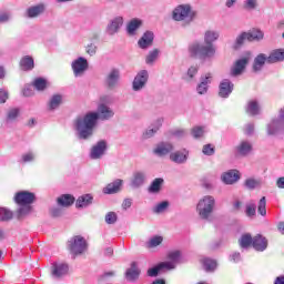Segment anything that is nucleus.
I'll use <instances>...</instances> for the list:
<instances>
[{
	"mask_svg": "<svg viewBox=\"0 0 284 284\" xmlns=\"http://www.w3.org/2000/svg\"><path fill=\"white\" fill-rule=\"evenodd\" d=\"M219 39V32L216 31H206L204 34V43L205 45L199 43V42H193L189 47V52L191 57L194 59H207L210 57H214L216 54V49H214L213 41H216Z\"/></svg>",
	"mask_w": 284,
	"mask_h": 284,
	"instance_id": "obj_2",
	"label": "nucleus"
},
{
	"mask_svg": "<svg viewBox=\"0 0 284 284\" xmlns=\"http://www.w3.org/2000/svg\"><path fill=\"white\" fill-rule=\"evenodd\" d=\"M20 68L24 72H28L29 70H34V59H32V57L30 55L23 57L20 60Z\"/></svg>",
	"mask_w": 284,
	"mask_h": 284,
	"instance_id": "obj_28",
	"label": "nucleus"
},
{
	"mask_svg": "<svg viewBox=\"0 0 284 284\" xmlns=\"http://www.w3.org/2000/svg\"><path fill=\"white\" fill-rule=\"evenodd\" d=\"M187 77H189V81H192V79H194V77H196V74H199V67H191L187 70Z\"/></svg>",
	"mask_w": 284,
	"mask_h": 284,
	"instance_id": "obj_51",
	"label": "nucleus"
},
{
	"mask_svg": "<svg viewBox=\"0 0 284 284\" xmlns=\"http://www.w3.org/2000/svg\"><path fill=\"white\" fill-rule=\"evenodd\" d=\"M32 85L38 92H43L48 88V80L44 78H36L32 82Z\"/></svg>",
	"mask_w": 284,
	"mask_h": 284,
	"instance_id": "obj_32",
	"label": "nucleus"
},
{
	"mask_svg": "<svg viewBox=\"0 0 284 284\" xmlns=\"http://www.w3.org/2000/svg\"><path fill=\"white\" fill-rule=\"evenodd\" d=\"M234 91V83L232 81L224 79L219 85V97L221 99H227Z\"/></svg>",
	"mask_w": 284,
	"mask_h": 284,
	"instance_id": "obj_9",
	"label": "nucleus"
},
{
	"mask_svg": "<svg viewBox=\"0 0 284 284\" xmlns=\"http://www.w3.org/2000/svg\"><path fill=\"white\" fill-rule=\"evenodd\" d=\"M144 181H145V174H143L142 172H138L133 176L132 185L133 187H140V185H143Z\"/></svg>",
	"mask_w": 284,
	"mask_h": 284,
	"instance_id": "obj_38",
	"label": "nucleus"
},
{
	"mask_svg": "<svg viewBox=\"0 0 284 284\" xmlns=\"http://www.w3.org/2000/svg\"><path fill=\"white\" fill-rule=\"evenodd\" d=\"M108 150V143L101 140L91 149V159H101L102 154H105Z\"/></svg>",
	"mask_w": 284,
	"mask_h": 284,
	"instance_id": "obj_12",
	"label": "nucleus"
},
{
	"mask_svg": "<svg viewBox=\"0 0 284 284\" xmlns=\"http://www.w3.org/2000/svg\"><path fill=\"white\" fill-rule=\"evenodd\" d=\"M92 201H94V197L90 194H84L78 197L75 201V207H88V205H92Z\"/></svg>",
	"mask_w": 284,
	"mask_h": 284,
	"instance_id": "obj_26",
	"label": "nucleus"
},
{
	"mask_svg": "<svg viewBox=\"0 0 284 284\" xmlns=\"http://www.w3.org/2000/svg\"><path fill=\"white\" fill-rule=\"evenodd\" d=\"M252 247L257 252H264V250H267V239L263 237L261 234L255 235L253 237Z\"/></svg>",
	"mask_w": 284,
	"mask_h": 284,
	"instance_id": "obj_18",
	"label": "nucleus"
},
{
	"mask_svg": "<svg viewBox=\"0 0 284 284\" xmlns=\"http://www.w3.org/2000/svg\"><path fill=\"white\" fill-rule=\"evenodd\" d=\"M68 250L73 256H81L88 251V241L81 235L72 236L68 241Z\"/></svg>",
	"mask_w": 284,
	"mask_h": 284,
	"instance_id": "obj_5",
	"label": "nucleus"
},
{
	"mask_svg": "<svg viewBox=\"0 0 284 284\" xmlns=\"http://www.w3.org/2000/svg\"><path fill=\"white\" fill-rule=\"evenodd\" d=\"M245 214L248 216V219H254V216H256V203L250 202L246 204Z\"/></svg>",
	"mask_w": 284,
	"mask_h": 284,
	"instance_id": "obj_39",
	"label": "nucleus"
},
{
	"mask_svg": "<svg viewBox=\"0 0 284 284\" xmlns=\"http://www.w3.org/2000/svg\"><path fill=\"white\" fill-rule=\"evenodd\" d=\"M139 276H141V270L136 266V262H132L131 267L125 272V278L126 281L134 283V281H138Z\"/></svg>",
	"mask_w": 284,
	"mask_h": 284,
	"instance_id": "obj_14",
	"label": "nucleus"
},
{
	"mask_svg": "<svg viewBox=\"0 0 284 284\" xmlns=\"http://www.w3.org/2000/svg\"><path fill=\"white\" fill-rule=\"evenodd\" d=\"M202 152L206 156H212V154H214V152H215V149H214V146H212V144H205L202 149Z\"/></svg>",
	"mask_w": 284,
	"mask_h": 284,
	"instance_id": "obj_48",
	"label": "nucleus"
},
{
	"mask_svg": "<svg viewBox=\"0 0 284 284\" xmlns=\"http://www.w3.org/2000/svg\"><path fill=\"white\" fill-rule=\"evenodd\" d=\"M254 237H252V234L245 233L243 234L239 240V245L243 250H247V247H251L253 245Z\"/></svg>",
	"mask_w": 284,
	"mask_h": 284,
	"instance_id": "obj_29",
	"label": "nucleus"
},
{
	"mask_svg": "<svg viewBox=\"0 0 284 284\" xmlns=\"http://www.w3.org/2000/svg\"><path fill=\"white\" fill-rule=\"evenodd\" d=\"M196 17V12L192 11L190 4H180L173 11L174 21H185V23H192Z\"/></svg>",
	"mask_w": 284,
	"mask_h": 284,
	"instance_id": "obj_6",
	"label": "nucleus"
},
{
	"mask_svg": "<svg viewBox=\"0 0 284 284\" xmlns=\"http://www.w3.org/2000/svg\"><path fill=\"white\" fill-rule=\"evenodd\" d=\"M12 216H14L12 211L6 207L0 209V221H11Z\"/></svg>",
	"mask_w": 284,
	"mask_h": 284,
	"instance_id": "obj_40",
	"label": "nucleus"
},
{
	"mask_svg": "<svg viewBox=\"0 0 284 284\" xmlns=\"http://www.w3.org/2000/svg\"><path fill=\"white\" fill-rule=\"evenodd\" d=\"M58 205L61 207H70L71 205H74V195L72 194H62L61 196L58 197Z\"/></svg>",
	"mask_w": 284,
	"mask_h": 284,
	"instance_id": "obj_21",
	"label": "nucleus"
},
{
	"mask_svg": "<svg viewBox=\"0 0 284 284\" xmlns=\"http://www.w3.org/2000/svg\"><path fill=\"white\" fill-rule=\"evenodd\" d=\"M149 74L148 71H140L133 80V90L138 92V90H143L145 84L148 83Z\"/></svg>",
	"mask_w": 284,
	"mask_h": 284,
	"instance_id": "obj_10",
	"label": "nucleus"
},
{
	"mask_svg": "<svg viewBox=\"0 0 284 284\" xmlns=\"http://www.w3.org/2000/svg\"><path fill=\"white\" fill-rule=\"evenodd\" d=\"M246 8L254 10V8H256V0H247Z\"/></svg>",
	"mask_w": 284,
	"mask_h": 284,
	"instance_id": "obj_61",
	"label": "nucleus"
},
{
	"mask_svg": "<svg viewBox=\"0 0 284 284\" xmlns=\"http://www.w3.org/2000/svg\"><path fill=\"white\" fill-rule=\"evenodd\" d=\"M201 83H204V85H210V83H212V73H206L205 77H202Z\"/></svg>",
	"mask_w": 284,
	"mask_h": 284,
	"instance_id": "obj_56",
	"label": "nucleus"
},
{
	"mask_svg": "<svg viewBox=\"0 0 284 284\" xmlns=\"http://www.w3.org/2000/svg\"><path fill=\"white\" fill-rule=\"evenodd\" d=\"M241 179V174L239 173L237 170H231L222 175V181L226 185H232L236 183Z\"/></svg>",
	"mask_w": 284,
	"mask_h": 284,
	"instance_id": "obj_17",
	"label": "nucleus"
},
{
	"mask_svg": "<svg viewBox=\"0 0 284 284\" xmlns=\"http://www.w3.org/2000/svg\"><path fill=\"white\" fill-rule=\"evenodd\" d=\"M247 114H251V116H256L258 114V102L252 100L247 103L246 108Z\"/></svg>",
	"mask_w": 284,
	"mask_h": 284,
	"instance_id": "obj_37",
	"label": "nucleus"
},
{
	"mask_svg": "<svg viewBox=\"0 0 284 284\" xmlns=\"http://www.w3.org/2000/svg\"><path fill=\"white\" fill-rule=\"evenodd\" d=\"M169 206L170 203L168 201L161 202L160 204L156 205L154 212H156V214H161V212H165V210H168Z\"/></svg>",
	"mask_w": 284,
	"mask_h": 284,
	"instance_id": "obj_47",
	"label": "nucleus"
},
{
	"mask_svg": "<svg viewBox=\"0 0 284 284\" xmlns=\"http://www.w3.org/2000/svg\"><path fill=\"white\" fill-rule=\"evenodd\" d=\"M8 101V92L0 91V103H6Z\"/></svg>",
	"mask_w": 284,
	"mask_h": 284,
	"instance_id": "obj_60",
	"label": "nucleus"
},
{
	"mask_svg": "<svg viewBox=\"0 0 284 284\" xmlns=\"http://www.w3.org/2000/svg\"><path fill=\"white\" fill-rule=\"evenodd\" d=\"M154 43V33L151 31H146L141 39L138 41V45L142 49L145 50L150 48Z\"/></svg>",
	"mask_w": 284,
	"mask_h": 284,
	"instance_id": "obj_16",
	"label": "nucleus"
},
{
	"mask_svg": "<svg viewBox=\"0 0 284 284\" xmlns=\"http://www.w3.org/2000/svg\"><path fill=\"white\" fill-rule=\"evenodd\" d=\"M257 212L261 216L267 215V200L265 199V196L261 197V200L258 201Z\"/></svg>",
	"mask_w": 284,
	"mask_h": 284,
	"instance_id": "obj_36",
	"label": "nucleus"
},
{
	"mask_svg": "<svg viewBox=\"0 0 284 284\" xmlns=\"http://www.w3.org/2000/svg\"><path fill=\"white\" fill-rule=\"evenodd\" d=\"M239 156H247V154L252 153L253 146L252 143L247 141H242L236 148H235Z\"/></svg>",
	"mask_w": 284,
	"mask_h": 284,
	"instance_id": "obj_19",
	"label": "nucleus"
},
{
	"mask_svg": "<svg viewBox=\"0 0 284 284\" xmlns=\"http://www.w3.org/2000/svg\"><path fill=\"white\" fill-rule=\"evenodd\" d=\"M274 284H284V275L277 276L274 281Z\"/></svg>",
	"mask_w": 284,
	"mask_h": 284,
	"instance_id": "obj_64",
	"label": "nucleus"
},
{
	"mask_svg": "<svg viewBox=\"0 0 284 284\" xmlns=\"http://www.w3.org/2000/svg\"><path fill=\"white\" fill-rule=\"evenodd\" d=\"M254 132V124H247L245 128V134H252Z\"/></svg>",
	"mask_w": 284,
	"mask_h": 284,
	"instance_id": "obj_62",
	"label": "nucleus"
},
{
	"mask_svg": "<svg viewBox=\"0 0 284 284\" xmlns=\"http://www.w3.org/2000/svg\"><path fill=\"white\" fill-rule=\"evenodd\" d=\"M168 258L171 261V263L179 262V258H181V251H171L168 253Z\"/></svg>",
	"mask_w": 284,
	"mask_h": 284,
	"instance_id": "obj_44",
	"label": "nucleus"
},
{
	"mask_svg": "<svg viewBox=\"0 0 284 284\" xmlns=\"http://www.w3.org/2000/svg\"><path fill=\"white\" fill-rule=\"evenodd\" d=\"M155 59H159V49L150 51V53L146 55V63L152 64L154 63Z\"/></svg>",
	"mask_w": 284,
	"mask_h": 284,
	"instance_id": "obj_43",
	"label": "nucleus"
},
{
	"mask_svg": "<svg viewBox=\"0 0 284 284\" xmlns=\"http://www.w3.org/2000/svg\"><path fill=\"white\" fill-rule=\"evenodd\" d=\"M160 270H174L175 264L174 262H161L160 264H158Z\"/></svg>",
	"mask_w": 284,
	"mask_h": 284,
	"instance_id": "obj_50",
	"label": "nucleus"
},
{
	"mask_svg": "<svg viewBox=\"0 0 284 284\" xmlns=\"http://www.w3.org/2000/svg\"><path fill=\"white\" fill-rule=\"evenodd\" d=\"M72 70L75 74V77H81V74L88 70V60L85 58H78L72 63Z\"/></svg>",
	"mask_w": 284,
	"mask_h": 284,
	"instance_id": "obj_11",
	"label": "nucleus"
},
{
	"mask_svg": "<svg viewBox=\"0 0 284 284\" xmlns=\"http://www.w3.org/2000/svg\"><path fill=\"white\" fill-rule=\"evenodd\" d=\"M276 186L280 187V190H284V178H280L276 181Z\"/></svg>",
	"mask_w": 284,
	"mask_h": 284,
	"instance_id": "obj_63",
	"label": "nucleus"
},
{
	"mask_svg": "<svg viewBox=\"0 0 284 284\" xmlns=\"http://www.w3.org/2000/svg\"><path fill=\"white\" fill-rule=\"evenodd\" d=\"M140 26H143V21H141L140 19L131 20L126 27L128 34H130V37H133V34H136V30L139 29Z\"/></svg>",
	"mask_w": 284,
	"mask_h": 284,
	"instance_id": "obj_30",
	"label": "nucleus"
},
{
	"mask_svg": "<svg viewBox=\"0 0 284 284\" xmlns=\"http://www.w3.org/2000/svg\"><path fill=\"white\" fill-rule=\"evenodd\" d=\"M284 61V49L273 50L267 57V63H278Z\"/></svg>",
	"mask_w": 284,
	"mask_h": 284,
	"instance_id": "obj_22",
	"label": "nucleus"
},
{
	"mask_svg": "<svg viewBox=\"0 0 284 284\" xmlns=\"http://www.w3.org/2000/svg\"><path fill=\"white\" fill-rule=\"evenodd\" d=\"M161 271V267H159V264L152 268L148 270V276L154 277L159 276V272Z\"/></svg>",
	"mask_w": 284,
	"mask_h": 284,
	"instance_id": "obj_53",
	"label": "nucleus"
},
{
	"mask_svg": "<svg viewBox=\"0 0 284 284\" xmlns=\"http://www.w3.org/2000/svg\"><path fill=\"white\" fill-rule=\"evenodd\" d=\"M281 125H283V123H281V121L273 120L268 124V134H276V131L278 130V128H281Z\"/></svg>",
	"mask_w": 284,
	"mask_h": 284,
	"instance_id": "obj_41",
	"label": "nucleus"
},
{
	"mask_svg": "<svg viewBox=\"0 0 284 284\" xmlns=\"http://www.w3.org/2000/svg\"><path fill=\"white\" fill-rule=\"evenodd\" d=\"M87 54H90V57H94V54H97V45L94 44H89L87 47Z\"/></svg>",
	"mask_w": 284,
	"mask_h": 284,
	"instance_id": "obj_57",
	"label": "nucleus"
},
{
	"mask_svg": "<svg viewBox=\"0 0 284 284\" xmlns=\"http://www.w3.org/2000/svg\"><path fill=\"white\" fill-rule=\"evenodd\" d=\"M250 53L245 57L240 58L236 60L231 68V77H241L243 72H245V68H247V64L250 63Z\"/></svg>",
	"mask_w": 284,
	"mask_h": 284,
	"instance_id": "obj_8",
	"label": "nucleus"
},
{
	"mask_svg": "<svg viewBox=\"0 0 284 284\" xmlns=\"http://www.w3.org/2000/svg\"><path fill=\"white\" fill-rule=\"evenodd\" d=\"M161 185H163V179L158 178L155 179L150 187H149V192H151L152 194H159L161 192Z\"/></svg>",
	"mask_w": 284,
	"mask_h": 284,
	"instance_id": "obj_35",
	"label": "nucleus"
},
{
	"mask_svg": "<svg viewBox=\"0 0 284 284\" xmlns=\"http://www.w3.org/2000/svg\"><path fill=\"white\" fill-rule=\"evenodd\" d=\"M163 243V237L162 236H154L152 237L149 243H148V247L152 248V247H159V245H161Z\"/></svg>",
	"mask_w": 284,
	"mask_h": 284,
	"instance_id": "obj_42",
	"label": "nucleus"
},
{
	"mask_svg": "<svg viewBox=\"0 0 284 284\" xmlns=\"http://www.w3.org/2000/svg\"><path fill=\"white\" fill-rule=\"evenodd\" d=\"M121 185H123V180H115L112 183H109L103 190L104 194H116L121 191Z\"/></svg>",
	"mask_w": 284,
	"mask_h": 284,
	"instance_id": "obj_24",
	"label": "nucleus"
},
{
	"mask_svg": "<svg viewBox=\"0 0 284 284\" xmlns=\"http://www.w3.org/2000/svg\"><path fill=\"white\" fill-rule=\"evenodd\" d=\"M17 116H19V109H10L7 119H9V121H14Z\"/></svg>",
	"mask_w": 284,
	"mask_h": 284,
	"instance_id": "obj_52",
	"label": "nucleus"
},
{
	"mask_svg": "<svg viewBox=\"0 0 284 284\" xmlns=\"http://www.w3.org/2000/svg\"><path fill=\"white\" fill-rule=\"evenodd\" d=\"M161 125H162V122H161V120H159L158 128L145 131V133L143 134V139H151V136H154V134H156V132H159V128Z\"/></svg>",
	"mask_w": 284,
	"mask_h": 284,
	"instance_id": "obj_45",
	"label": "nucleus"
},
{
	"mask_svg": "<svg viewBox=\"0 0 284 284\" xmlns=\"http://www.w3.org/2000/svg\"><path fill=\"white\" fill-rule=\"evenodd\" d=\"M245 185H246V187H248V190H254V187H256V185H258V181H256L254 179H248L245 181Z\"/></svg>",
	"mask_w": 284,
	"mask_h": 284,
	"instance_id": "obj_54",
	"label": "nucleus"
},
{
	"mask_svg": "<svg viewBox=\"0 0 284 284\" xmlns=\"http://www.w3.org/2000/svg\"><path fill=\"white\" fill-rule=\"evenodd\" d=\"M61 103H63V97H61V94L52 95L49 101V110H57Z\"/></svg>",
	"mask_w": 284,
	"mask_h": 284,
	"instance_id": "obj_33",
	"label": "nucleus"
},
{
	"mask_svg": "<svg viewBox=\"0 0 284 284\" xmlns=\"http://www.w3.org/2000/svg\"><path fill=\"white\" fill-rule=\"evenodd\" d=\"M200 263H202L205 272H214V270H216L217 267V263L215 260L209 258V257H204L200 261Z\"/></svg>",
	"mask_w": 284,
	"mask_h": 284,
	"instance_id": "obj_31",
	"label": "nucleus"
},
{
	"mask_svg": "<svg viewBox=\"0 0 284 284\" xmlns=\"http://www.w3.org/2000/svg\"><path fill=\"white\" fill-rule=\"evenodd\" d=\"M263 31H261L260 29H253L248 32H243L241 33L235 41V48H241V45H243V43H245L246 41H261L263 40Z\"/></svg>",
	"mask_w": 284,
	"mask_h": 284,
	"instance_id": "obj_7",
	"label": "nucleus"
},
{
	"mask_svg": "<svg viewBox=\"0 0 284 284\" xmlns=\"http://www.w3.org/2000/svg\"><path fill=\"white\" fill-rule=\"evenodd\" d=\"M7 21H10V14L9 13H1L0 14V23H6Z\"/></svg>",
	"mask_w": 284,
	"mask_h": 284,
	"instance_id": "obj_59",
	"label": "nucleus"
},
{
	"mask_svg": "<svg viewBox=\"0 0 284 284\" xmlns=\"http://www.w3.org/2000/svg\"><path fill=\"white\" fill-rule=\"evenodd\" d=\"M265 63H267V55L264 53L257 54L253 62V72H261Z\"/></svg>",
	"mask_w": 284,
	"mask_h": 284,
	"instance_id": "obj_20",
	"label": "nucleus"
},
{
	"mask_svg": "<svg viewBox=\"0 0 284 284\" xmlns=\"http://www.w3.org/2000/svg\"><path fill=\"white\" fill-rule=\"evenodd\" d=\"M121 26H123V18L122 17L115 18L109 26L110 34H114V32H119V29L121 28Z\"/></svg>",
	"mask_w": 284,
	"mask_h": 284,
	"instance_id": "obj_34",
	"label": "nucleus"
},
{
	"mask_svg": "<svg viewBox=\"0 0 284 284\" xmlns=\"http://www.w3.org/2000/svg\"><path fill=\"white\" fill-rule=\"evenodd\" d=\"M192 134H193L194 139H201V136H203V134H204L203 126L193 128Z\"/></svg>",
	"mask_w": 284,
	"mask_h": 284,
	"instance_id": "obj_49",
	"label": "nucleus"
},
{
	"mask_svg": "<svg viewBox=\"0 0 284 284\" xmlns=\"http://www.w3.org/2000/svg\"><path fill=\"white\" fill-rule=\"evenodd\" d=\"M170 160L173 161V163H185L187 161V151H176L170 154Z\"/></svg>",
	"mask_w": 284,
	"mask_h": 284,
	"instance_id": "obj_23",
	"label": "nucleus"
},
{
	"mask_svg": "<svg viewBox=\"0 0 284 284\" xmlns=\"http://www.w3.org/2000/svg\"><path fill=\"white\" fill-rule=\"evenodd\" d=\"M116 213L114 212H109L105 215V223H108V225H114V223H116Z\"/></svg>",
	"mask_w": 284,
	"mask_h": 284,
	"instance_id": "obj_46",
	"label": "nucleus"
},
{
	"mask_svg": "<svg viewBox=\"0 0 284 284\" xmlns=\"http://www.w3.org/2000/svg\"><path fill=\"white\" fill-rule=\"evenodd\" d=\"M45 12V4L40 3L37 6H32L27 9V17L29 19H37V17H41Z\"/></svg>",
	"mask_w": 284,
	"mask_h": 284,
	"instance_id": "obj_15",
	"label": "nucleus"
},
{
	"mask_svg": "<svg viewBox=\"0 0 284 284\" xmlns=\"http://www.w3.org/2000/svg\"><path fill=\"white\" fill-rule=\"evenodd\" d=\"M215 205L216 200H214V196L205 195L203 199L199 201L196 206L199 216L207 221V219H210V216L214 212Z\"/></svg>",
	"mask_w": 284,
	"mask_h": 284,
	"instance_id": "obj_4",
	"label": "nucleus"
},
{
	"mask_svg": "<svg viewBox=\"0 0 284 284\" xmlns=\"http://www.w3.org/2000/svg\"><path fill=\"white\" fill-rule=\"evenodd\" d=\"M68 264H53L52 266V276L57 278H61V276H65L68 274Z\"/></svg>",
	"mask_w": 284,
	"mask_h": 284,
	"instance_id": "obj_25",
	"label": "nucleus"
},
{
	"mask_svg": "<svg viewBox=\"0 0 284 284\" xmlns=\"http://www.w3.org/2000/svg\"><path fill=\"white\" fill-rule=\"evenodd\" d=\"M14 203L20 206L17 211L18 219H23L32 212V203L37 201V195L30 191H20L14 195Z\"/></svg>",
	"mask_w": 284,
	"mask_h": 284,
	"instance_id": "obj_3",
	"label": "nucleus"
},
{
	"mask_svg": "<svg viewBox=\"0 0 284 284\" xmlns=\"http://www.w3.org/2000/svg\"><path fill=\"white\" fill-rule=\"evenodd\" d=\"M197 93L199 94H206L207 93V84H205V82H200L199 83Z\"/></svg>",
	"mask_w": 284,
	"mask_h": 284,
	"instance_id": "obj_55",
	"label": "nucleus"
},
{
	"mask_svg": "<svg viewBox=\"0 0 284 284\" xmlns=\"http://www.w3.org/2000/svg\"><path fill=\"white\" fill-rule=\"evenodd\" d=\"M98 112H89L84 116H78L73 125L79 134L80 139H90L92 134H94V128H97V121L102 119L103 121H108V119H112L114 116V112L108 108L105 104H100L98 108Z\"/></svg>",
	"mask_w": 284,
	"mask_h": 284,
	"instance_id": "obj_1",
	"label": "nucleus"
},
{
	"mask_svg": "<svg viewBox=\"0 0 284 284\" xmlns=\"http://www.w3.org/2000/svg\"><path fill=\"white\" fill-rule=\"evenodd\" d=\"M173 150L174 145H172V143L161 142L156 145L153 152L158 156H166V154H170V152H172Z\"/></svg>",
	"mask_w": 284,
	"mask_h": 284,
	"instance_id": "obj_13",
	"label": "nucleus"
},
{
	"mask_svg": "<svg viewBox=\"0 0 284 284\" xmlns=\"http://www.w3.org/2000/svg\"><path fill=\"white\" fill-rule=\"evenodd\" d=\"M121 77V73L119 72V69H112V71L106 77V85L110 88H114L116 83H119V79Z\"/></svg>",
	"mask_w": 284,
	"mask_h": 284,
	"instance_id": "obj_27",
	"label": "nucleus"
},
{
	"mask_svg": "<svg viewBox=\"0 0 284 284\" xmlns=\"http://www.w3.org/2000/svg\"><path fill=\"white\" fill-rule=\"evenodd\" d=\"M23 163H30V161L34 160V155L32 153H27L22 155Z\"/></svg>",
	"mask_w": 284,
	"mask_h": 284,
	"instance_id": "obj_58",
	"label": "nucleus"
}]
</instances>
